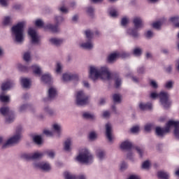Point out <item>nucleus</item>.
<instances>
[{"label":"nucleus","mask_w":179,"mask_h":179,"mask_svg":"<svg viewBox=\"0 0 179 179\" xmlns=\"http://www.w3.org/2000/svg\"><path fill=\"white\" fill-rule=\"evenodd\" d=\"M159 98L160 103L163 105L164 108H169V107H170V94H169L167 92H161L159 94Z\"/></svg>","instance_id":"obj_8"},{"label":"nucleus","mask_w":179,"mask_h":179,"mask_svg":"<svg viewBox=\"0 0 179 179\" xmlns=\"http://www.w3.org/2000/svg\"><path fill=\"white\" fill-rule=\"evenodd\" d=\"M0 113L2 114L6 117V122L7 124H10L11 122H13L15 120V115L13 114V111L10 110L9 109V107L8 106H4L2 107L0 109Z\"/></svg>","instance_id":"obj_6"},{"label":"nucleus","mask_w":179,"mask_h":179,"mask_svg":"<svg viewBox=\"0 0 179 179\" xmlns=\"http://www.w3.org/2000/svg\"><path fill=\"white\" fill-rule=\"evenodd\" d=\"M169 125H171V129L173 127L175 128L174 136L177 139H179V121L169 120Z\"/></svg>","instance_id":"obj_16"},{"label":"nucleus","mask_w":179,"mask_h":179,"mask_svg":"<svg viewBox=\"0 0 179 179\" xmlns=\"http://www.w3.org/2000/svg\"><path fill=\"white\" fill-rule=\"evenodd\" d=\"M41 80L43 82V83H48L49 82H51V76H50V74L43 75L41 77Z\"/></svg>","instance_id":"obj_29"},{"label":"nucleus","mask_w":179,"mask_h":179,"mask_svg":"<svg viewBox=\"0 0 179 179\" xmlns=\"http://www.w3.org/2000/svg\"><path fill=\"white\" fill-rule=\"evenodd\" d=\"M12 22V18L10 17H6L3 20V24H9Z\"/></svg>","instance_id":"obj_50"},{"label":"nucleus","mask_w":179,"mask_h":179,"mask_svg":"<svg viewBox=\"0 0 179 179\" xmlns=\"http://www.w3.org/2000/svg\"><path fill=\"white\" fill-rule=\"evenodd\" d=\"M120 57H122V58H126V57H129V55L125 52L121 54L115 52L108 57V62L110 63L114 62V61H116L117 58H120Z\"/></svg>","instance_id":"obj_11"},{"label":"nucleus","mask_w":179,"mask_h":179,"mask_svg":"<svg viewBox=\"0 0 179 179\" xmlns=\"http://www.w3.org/2000/svg\"><path fill=\"white\" fill-rule=\"evenodd\" d=\"M150 97L151 99H153V100L157 99V97H159V94H157V92H152L150 95Z\"/></svg>","instance_id":"obj_59"},{"label":"nucleus","mask_w":179,"mask_h":179,"mask_svg":"<svg viewBox=\"0 0 179 179\" xmlns=\"http://www.w3.org/2000/svg\"><path fill=\"white\" fill-rule=\"evenodd\" d=\"M32 69L34 73H36V75H40L41 73V69L37 65L32 66Z\"/></svg>","instance_id":"obj_34"},{"label":"nucleus","mask_w":179,"mask_h":179,"mask_svg":"<svg viewBox=\"0 0 179 179\" xmlns=\"http://www.w3.org/2000/svg\"><path fill=\"white\" fill-rule=\"evenodd\" d=\"M76 159L78 162H80V163L89 164L93 162V155L90 152H89V150H87V149H83Z\"/></svg>","instance_id":"obj_4"},{"label":"nucleus","mask_w":179,"mask_h":179,"mask_svg":"<svg viewBox=\"0 0 179 179\" xmlns=\"http://www.w3.org/2000/svg\"><path fill=\"white\" fill-rule=\"evenodd\" d=\"M173 71V67L171 66H168L166 68V72L167 73H170L171 71Z\"/></svg>","instance_id":"obj_63"},{"label":"nucleus","mask_w":179,"mask_h":179,"mask_svg":"<svg viewBox=\"0 0 179 179\" xmlns=\"http://www.w3.org/2000/svg\"><path fill=\"white\" fill-rule=\"evenodd\" d=\"M133 54L135 57H141L142 55V49L140 48H136L133 50Z\"/></svg>","instance_id":"obj_32"},{"label":"nucleus","mask_w":179,"mask_h":179,"mask_svg":"<svg viewBox=\"0 0 179 179\" xmlns=\"http://www.w3.org/2000/svg\"><path fill=\"white\" fill-rule=\"evenodd\" d=\"M162 24H163V23H162L160 21H158L152 24V27H154V29H160V26H162Z\"/></svg>","instance_id":"obj_49"},{"label":"nucleus","mask_w":179,"mask_h":179,"mask_svg":"<svg viewBox=\"0 0 179 179\" xmlns=\"http://www.w3.org/2000/svg\"><path fill=\"white\" fill-rule=\"evenodd\" d=\"M76 104L81 106L89 104V95L82 90L77 92L76 94Z\"/></svg>","instance_id":"obj_5"},{"label":"nucleus","mask_w":179,"mask_h":179,"mask_svg":"<svg viewBox=\"0 0 179 179\" xmlns=\"http://www.w3.org/2000/svg\"><path fill=\"white\" fill-rule=\"evenodd\" d=\"M170 20L171 22H172V23H174V24H176V23L178 22L179 17L178 16L172 17L170 18Z\"/></svg>","instance_id":"obj_55"},{"label":"nucleus","mask_w":179,"mask_h":179,"mask_svg":"<svg viewBox=\"0 0 179 179\" xmlns=\"http://www.w3.org/2000/svg\"><path fill=\"white\" fill-rule=\"evenodd\" d=\"M106 128V136L109 142H113L114 136H113V126L110 123H107L105 125Z\"/></svg>","instance_id":"obj_14"},{"label":"nucleus","mask_w":179,"mask_h":179,"mask_svg":"<svg viewBox=\"0 0 179 179\" xmlns=\"http://www.w3.org/2000/svg\"><path fill=\"white\" fill-rule=\"evenodd\" d=\"M0 100H1V101H3V103H6V101H9V96L1 95Z\"/></svg>","instance_id":"obj_53"},{"label":"nucleus","mask_w":179,"mask_h":179,"mask_svg":"<svg viewBox=\"0 0 179 179\" xmlns=\"http://www.w3.org/2000/svg\"><path fill=\"white\" fill-rule=\"evenodd\" d=\"M35 25L37 27H43L44 26V22H43V20H37L35 22Z\"/></svg>","instance_id":"obj_42"},{"label":"nucleus","mask_w":179,"mask_h":179,"mask_svg":"<svg viewBox=\"0 0 179 179\" xmlns=\"http://www.w3.org/2000/svg\"><path fill=\"white\" fill-rule=\"evenodd\" d=\"M56 72L57 73H61V72H62V65L61 64V63L57 64Z\"/></svg>","instance_id":"obj_46"},{"label":"nucleus","mask_w":179,"mask_h":179,"mask_svg":"<svg viewBox=\"0 0 179 179\" xmlns=\"http://www.w3.org/2000/svg\"><path fill=\"white\" fill-rule=\"evenodd\" d=\"M139 108L142 111H145V110H152V103H140Z\"/></svg>","instance_id":"obj_22"},{"label":"nucleus","mask_w":179,"mask_h":179,"mask_svg":"<svg viewBox=\"0 0 179 179\" xmlns=\"http://www.w3.org/2000/svg\"><path fill=\"white\" fill-rule=\"evenodd\" d=\"M120 148L123 150H129L132 148V143L128 141H124L121 143Z\"/></svg>","instance_id":"obj_19"},{"label":"nucleus","mask_w":179,"mask_h":179,"mask_svg":"<svg viewBox=\"0 0 179 179\" xmlns=\"http://www.w3.org/2000/svg\"><path fill=\"white\" fill-rule=\"evenodd\" d=\"M96 157L99 159V160H103L106 157V151L103 150H96Z\"/></svg>","instance_id":"obj_25"},{"label":"nucleus","mask_w":179,"mask_h":179,"mask_svg":"<svg viewBox=\"0 0 179 179\" xmlns=\"http://www.w3.org/2000/svg\"><path fill=\"white\" fill-rule=\"evenodd\" d=\"M149 167H150V162L149 161H145L142 164V169L145 170H149Z\"/></svg>","instance_id":"obj_40"},{"label":"nucleus","mask_w":179,"mask_h":179,"mask_svg":"<svg viewBox=\"0 0 179 179\" xmlns=\"http://www.w3.org/2000/svg\"><path fill=\"white\" fill-rule=\"evenodd\" d=\"M64 176L65 179H76V176H75V175H72L68 171L64 172Z\"/></svg>","instance_id":"obj_35"},{"label":"nucleus","mask_w":179,"mask_h":179,"mask_svg":"<svg viewBox=\"0 0 179 179\" xmlns=\"http://www.w3.org/2000/svg\"><path fill=\"white\" fill-rule=\"evenodd\" d=\"M58 10H59V12H62V13H68L69 12L68 8H66V7L64 6L59 7Z\"/></svg>","instance_id":"obj_45"},{"label":"nucleus","mask_w":179,"mask_h":179,"mask_svg":"<svg viewBox=\"0 0 179 179\" xmlns=\"http://www.w3.org/2000/svg\"><path fill=\"white\" fill-rule=\"evenodd\" d=\"M164 87L165 89H167V90H171V89L174 87V81L173 80L166 81L164 85Z\"/></svg>","instance_id":"obj_26"},{"label":"nucleus","mask_w":179,"mask_h":179,"mask_svg":"<svg viewBox=\"0 0 179 179\" xmlns=\"http://www.w3.org/2000/svg\"><path fill=\"white\" fill-rule=\"evenodd\" d=\"M46 154L48 157H50L51 159H54V157L55 156V152H54V151H47Z\"/></svg>","instance_id":"obj_56"},{"label":"nucleus","mask_w":179,"mask_h":179,"mask_svg":"<svg viewBox=\"0 0 179 179\" xmlns=\"http://www.w3.org/2000/svg\"><path fill=\"white\" fill-rule=\"evenodd\" d=\"M133 23L136 29H142V27H143V21L142 20V18L139 17H134Z\"/></svg>","instance_id":"obj_17"},{"label":"nucleus","mask_w":179,"mask_h":179,"mask_svg":"<svg viewBox=\"0 0 179 179\" xmlns=\"http://www.w3.org/2000/svg\"><path fill=\"white\" fill-rule=\"evenodd\" d=\"M50 41L51 43V44H53V45H61V44H62V43H64V39H59V38H52L50 39Z\"/></svg>","instance_id":"obj_24"},{"label":"nucleus","mask_w":179,"mask_h":179,"mask_svg":"<svg viewBox=\"0 0 179 179\" xmlns=\"http://www.w3.org/2000/svg\"><path fill=\"white\" fill-rule=\"evenodd\" d=\"M145 36L148 38H150V37H153V32H152V31H148L146 34H145Z\"/></svg>","instance_id":"obj_61"},{"label":"nucleus","mask_w":179,"mask_h":179,"mask_svg":"<svg viewBox=\"0 0 179 179\" xmlns=\"http://www.w3.org/2000/svg\"><path fill=\"white\" fill-rule=\"evenodd\" d=\"M110 15L112 17H117V16H118V11L115 9H112L110 11Z\"/></svg>","instance_id":"obj_44"},{"label":"nucleus","mask_w":179,"mask_h":179,"mask_svg":"<svg viewBox=\"0 0 179 179\" xmlns=\"http://www.w3.org/2000/svg\"><path fill=\"white\" fill-rule=\"evenodd\" d=\"M108 117H110V112H108V111L103 112V118H108Z\"/></svg>","instance_id":"obj_64"},{"label":"nucleus","mask_w":179,"mask_h":179,"mask_svg":"<svg viewBox=\"0 0 179 179\" xmlns=\"http://www.w3.org/2000/svg\"><path fill=\"white\" fill-rule=\"evenodd\" d=\"M1 6H8V1L6 0H0Z\"/></svg>","instance_id":"obj_62"},{"label":"nucleus","mask_w":179,"mask_h":179,"mask_svg":"<svg viewBox=\"0 0 179 179\" xmlns=\"http://www.w3.org/2000/svg\"><path fill=\"white\" fill-rule=\"evenodd\" d=\"M45 111L48 113L50 115H54V110L50 108V107L47 106L45 108Z\"/></svg>","instance_id":"obj_51"},{"label":"nucleus","mask_w":179,"mask_h":179,"mask_svg":"<svg viewBox=\"0 0 179 179\" xmlns=\"http://www.w3.org/2000/svg\"><path fill=\"white\" fill-rule=\"evenodd\" d=\"M83 118H86L87 120H93L94 118V115L89 113H85L83 115Z\"/></svg>","instance_id":"obj_39"},{"label":"nucleus","mask_w":179,"mask_h":179,"mask_svg":"<svg viewBox=\"0 0 179 179\" xmlns=\"http://www.w3.org/2000/svg\"><path fill=\"white\" fill-rule=\"evenodd\" d=\"M28 34L31 36L33 44H38V42L40 41V36H38V34H37V31H36L34 29L29 28L28 30Z\"/></svg>","instance_id":"obj_13"},{"label":"nucleus","mask_w":179,"mask_h":179,"mask_svg":"<svg viewBox=\"0 0 179 179\" xmlns=\"http://www.w3.org/2000/svg\"><path fill=\"white\" fill-rule=\"evenodd\" d=\"M137 153H138V155H140L141 157H142L143 155V152H144V150L143 148H141V147H138L136 146L135 148Z\"/></svg>","instance_id":"obj_43"},{"label":"nucleus","mask_w":179,"mask_h":179,"mask_svg":"<svg viewBox=\"0 0 179 179\" xmlns=\"http://www.w3.org/2000/svg\"><path fill=\"white\" fill-rule=\"evenodd\" d=\"M171 130V124H169V122L166 124V126L164 129H162L161 127H156L155 134L157 136L163 137L166 134H169Z\"/></svg>","instance_id":"obj_12"},{"label":"nucleus","mask_w":179,"mask_h":179,"mask_svg":"<svg viewBox=\"0 0 179 179\" xmlns=\"http://www.w3.org/2000/svg\"><path fill=\"white\" fill-rule=\"evenodd\" d=\"M52 129H54V131L57 134V136H59L61 135V125L58 124L57 123L54 124L52 125Z\"/></svg>","instance_id":"obj_28"},{"label":"nucleus","mask_w":179,"mask_h":179,"mask_svg":"<svg viewBox=\"0 0 179 179\" xmlns=\"http://www.w3.org/2000/svg\"><path fill=\"white\" fill-rule=\"evenodd\" d=\"M24 22H19L11 28L13 36L15 37L16 43H23L24 41Z\"/></svg>","instance_id":"obj_2"},{"label":"nucleus","mask_w":179,"mask_h":179,"mask_svg":"<svg viewBox=\"0 0 179 179\" xmlns=\"http://www.w3.org/2000/svg\"><path fill=\"white\" fill-rule=\"evenodd\" d=\"M159 178H162V179H169V175L167 174V173L164 172V171H159L157 173Z\"/></svg>","instance_id":"obj_33"},{"label":"nucleus","mask_w":179,"mask_h":179,"mask_svg":"<svg viewBox=\"0 0 179 179\" xmlns=\"http://www.w3.org/2000/svg\"><path fill=\"white\" fill-rule=\"evenodd\" d=\"M63 80L64 82H69L71 80H79V76L76 73H66L63 74Z\"/></svg>","instance_id":"obj_15"},{"label":"nucleus","mask_w":179,"mask_h":179,"mask_svg":"<svg viewBox=\"0 0 179 179\" xmlns=\"http://www.w3.org/2000/svg\"><path fill=\"white\" fill-rule=\"evenodd\" d=\"M13 86V83L10 80L6 81V83H3L1 85V90L5 91V90H9L10 87Z\"/></svg>","instance_id":"obj_20"},{"label":"nucleus","mask_w":179,"mask_h":179,"mask_svg":"<svg viewBox=\"0 0 179 179\" xmlns=\"http://www.w3.org/2000/svg\"><path fill=\"white\" fill-rule=\"evenodd\" d=\"M55 97H57V89L54 87H51L48 90V99L52 100L53 99H55Z\"/></svg>","instance_id":"obj_18"},{"label":"nucleus","mask_w":179,"mask_h":179,"mask_svg":"<svg viewBox=\"0 0 179 179\" xmlns=\"http://www.w3.org/2000/svg\"><path fill=\"white\" fill-rule=\"evenodd\" d=\"M64 19L62 15H55V22L56 25H52L51 24H48L46 25V29H49L52 33H58L59 31V28H58V26L64 22Z\"/></svg>","instance_id":"obj_7"},{"label":"nucleus","mask_w":179,"mask_h":179,"mask_svg":"<svg viewBox=\"0 0 179 179\" xmlns=\"http://www.w3.org/2000/svg\"><path fill=\"white\" fill-rule=\"evenodd\" d=\"M24 60L26 61V62H29L30 61V52H27L24 54Z\"/></svg>","instance_id":"obj_47"},{"label":"nucleus","mask_w":179,"mask_h":179,"mask_svg":"<svg viewBox=\"0 0 179 179\" xmlns=\"http://www.w3.org/2000/svg\"><path fill=\"white\" fill-rule=\"evenodd\" d=\"M127 33L130 34V36H132V37H134V38H136L139 36V34L136 31V29H129L127 31Z\"/></svg>","instance_id":"obj_30"},{"label":"nucleus","mask_w":179,"mask_h":179,"mask_svg":"<svg viewBox=\"0 0 179 179\" xmlns=\"http://www.w3.org/2000/svg\"><path fill=\"white\" fill-rule=\"evenodd\" d=\"M43 134H45V135L47 136H52L54 135V133L49 130H44Z\"/></svg>","instance_id":"obj_60"},{"label":"nucleus","mask_w":179,"mask_h":179,"mask_svg":"<svg viewBox=\"0 0 179 179\" xmlns=\"http://www.w3.org/2000/svg\"><path fill=\"white\" fill-rule=\"evenodd\" d=\"M128 167V165L127 164V163L125 162H122L121 164H120V170L122 171H124V170H127Z\"/></svg>","instance_id":"obj_57"},{"label":"nucleus","mask_w":179,"mask_h":179,"mask_svg":"<svg viewBox=\"0 0 179 179\" xmlns=\"http://www.w3.org/2000/svg\"><path fill=\"white\" fill-rule=\"evenodd\" d=\"M122 84V80L120 77H116L115 78V85L116 87H120Z\"/></svg>","instance_id":"obj_38"},{"label":"nucleus","mask_w":179,"mask_h":179,"mask_svg":"<svg viewBox=\"0 0 179 179\" xmlns=\"http://www.w3.org/2000/svg\"><path fill=\"white\" fill-rule=\"evenodd\" d=\"M89 137L91 141H94V139L97 138V134H96V132L92 131L90 133Z\"/></svg>","instance_id":"obj_48"},{"label":"nucleus","mask_w":179,"mask_h":179,"mask_svg":"<svg viewBox=\"0 0 179 179\" xmlns=\"http://www.w3.org/2000/svg\"><path fill=\"white\" fill-rule=\"evenodd\" d=\"M23 131V127L22 126L17 127L16 129V134L11 138H10L6 143L2 146L3 149H6V148H9V146H13V145H16V143H19L20 141V138H22V132Z\"/></svg>","instance_id":"obj_3"},{"label":"nucleus","mask_w":179,"mask_h":179,"mask_svg":"<svg viewBox=\"0 0 179 179\" xmlns=\"http://www.w3.org/2000/svg\"><path fill=\"white\" fill-rule=\"evenodd\" d=\"M80 47L85 50H92L93 48V43H92V40H88L87 42L82 43Z\"/></svg>","instance_id":"obj_23"},{"label":"nucleus","mask_w":179,"mask_h":179,"mask_svg":"<svg viewBox=\"0 0 179 179\" xmlns=\"http://www.w3.org/2000/svg\"><path fill=\"white\" fill-rule=\"evenodd\" d=\"M114 103H121V95L115 94L113 96Z\"/></svg>","instance_id":"obj_37"},{"label":"nucleus","mask_w":179,"mask_h":179,"mask_svg":"<svg viewBox=\"0 0 179 179\" xmlns=\"http://www.w3.org/2000/svg\"><path fill=\"white\" fill-rule=\"evenodd\" d=\"M33 166L34 169L42 170L43 171H50L51 170V165L48 162H34Z\"/></svg>","instance_id":"obj_9"},{"label":"nucleus","mask_w":179,"mask_h":179,"mask_svg":"<svg viewBox=\"0 0 179 179\" xmlns=\"http://www.w3.org/2000/svg\"><path fill=\"white\" fill-rule=\"evenodd\" d=\"M21 85L24 89H29L30 87L31 81L30 79L22 78H21Z\"/></svg>","instance_id":"obj_21"},{"label":"nucleus","mask_w":179,"mask_h":179,"mask_svg":"<svg viewBox=\"0 0 179 179\" xmlns=\"http://www.w3.org/2000/svg\"><path fill=\"white\" fill-rule=\"evenodd\" d=\"M44 156L42 152H35L33 154H23L21 157L25 160H38Z\"/></svg>","instance_id":"obj_10"},{"label":"nucleus","mask_w":179,"mask_h":179,"mask_svg":"<svg viewBox=\"0 0 179 179\" xmlns=\"http://www.w3.org/2000/svg\"><path fill=\"white\" fill-rule=\"evenodd\" d=\"M150 86H152V87H153V89H157V87H159V86L157 85V83H156V81L152 80L150 82Z\"/></svg>","instance_id":"obj_54"},{"label":"nucleus","mask_w":179,"mask_h":179,"mask_svg":"<svg viewBox=\"0 0 179 179\" xmlns=\"http://www.w3.org/2000/svg\"><path fill=\"white\" fill-rule=\"evenodd\" d=\"M153 127V125H152V124H147L145 126V132H150V131H152V127Z\"/></svg>","instance_id":"obj_52"},{"label":"nucleus","mask_w":179,"mask_h":179,"mask_svg":"<svg viewBox=\"0 0 179 179\" xmlns=\"http://www.w3.org/2000/svg\"><path fill=\"white\" fill-rule=\"evenodd\" d=\"M71 145H72V140H71V138H68L64 142V150H66L67 152H69V150H71Z\"/></svg>","instance_id":"obj_27"},{"label":"nucleus","mask_w":179,"mask_h":179,"mask_svg":"<svg viewBox=\"0 0 179 179\" xmlns=\"http://www.w3.org/2000/svg\"><path fill=\"white\" fill-rule=\"evenodd\" d=\"M33 140L34 142L36 143V145H41V143H43V139L41 138V136H34Z\"/></svg>","instance_id":"obj_31"},{"label":"nucleus","mask_w":179,"mask_h":179,"mask_svg":"<svg viewBox=\"0 0 179 179\" xmlns=\"http://www.w3.org/2000/svg\"><path fill=\"white\" fill-rule=\"evenodd\" d=\"M85 33L87 40H92L93 38V32L90 29L86 30Z\"/></svg>","instance_id":"obj_36"},{"label":"nucleus","mask_w":179,"mask_h":179,"mask_svg":"<svg viewBox=\"0 0 179 179\" xmlns=\"http://www.w3.org/2000/svg\"><path fill=\"white\" fill-rule=\"evenodd\" d=\"M90 79L92 80H97V79H101V80H110L111 73L107 67H96L92 66L90 67Z\"/></svg>","instance_id":"obj_1"},{"label":"nucleus","mask_w":179,"mask_h":179,"mask_svg":"<svg viewBox=\"0 0 179 179\" xmlns=\"http://www.w3.org/2000/svg\"><path fill=\"white\" fill-rule=\"evenodd\" d=\"M127 23H128V18H127V17H123L121 21L122 26H127Z\"/></svg>","instance_id":"obj_58"},{"label":"nucleus","mask_w":179,"mask_h":179,"mask_svg":"<svg viewBox=\"0 0 179 179\" xmlns=\"http://www.w3.org/2000/svg\"><path fill=\"white\" fill-rule=\"evenodd\" d=\"M131 134H138L139 132V126H134L130 129Z\"/></svg>","instance_id":"obj_41"}]
</instances>
